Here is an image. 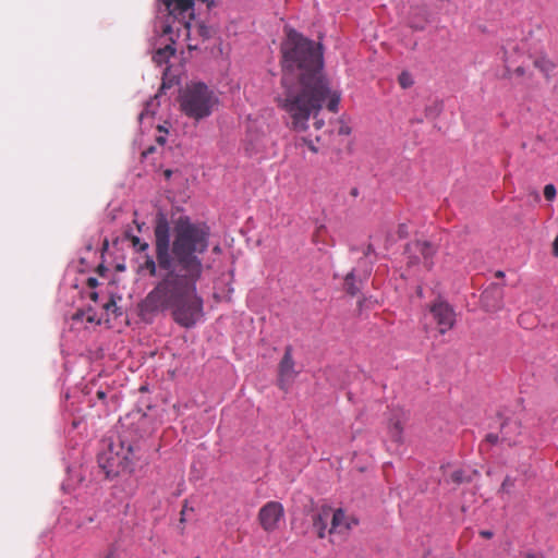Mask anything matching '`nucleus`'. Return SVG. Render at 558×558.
Instances as JSON below:
<instances>
[{
  "instance_id": "1",
  "label": "nucleus",
  "mask_w": 558,
  "mask_h": 558,
  "mask_svg": "<svg viewBox=\"0 0 558 558\" xmlns=\"http://www.w3.org/2000/svg\"><path fill=\"white\" fill-rule=\"evenodd\" d=\"M155 256L148 253L140 265L149 276L163 272L160 280L140 304L143 314L170 310L173 320L183 328H193L204 317V301L197 283L203 277L202 256L209 247L210 228L206 222L180 216L170 232L163 214L154 226Z\"/></svg>"
},
{
  "instance_id": "2",
  "label": "nucleus",
  "mask_w": 558,
  "mask_h": 558,
  "mask_svg": "<svg viewBox=\"0 0 558 558\" xmlns=\"http://www.w3.org/2000/svg\"><path fill=\"white\" fill-rule=\"evenodd\" d=\"M282 76L280 90L275 101L289 118V126L295 132H305L310 119L317 130L324 125L318 119L323 105L338 112L340 93L331 90L323 72V51L319 45L304 38L295 31H289L282 44Z\"/></svg>"
},
{
  "instance_id": "3",
  "label": "nucleus",
  "mask_w": 558,
  "mask_h": 558,
  "mask_svg": "<svg viewBox=\"0 0 558 558\" xmlns=\"http://www.w3.org/2000/svg\"><path fill=\"white\" fill-rule=\"evenodd\" d=\"M181 111L194 121L208 118L218 105V97L206 84L191 82L179 97Z\"/></svg>"
},
{
  "instance_id": "4",
  "label": "nucleus",
  "mask_w": 558,
  "mask_h": 558,
  "mask_svg": "<svg viewBox=\"0 0 558 558\" xmlns=\"http://www.w3.org/2000/svg\"><path fill=\"white\" fill-rule=\"evenodd\" d=\"M99 463L107 474L131 472L135 463L134 448L124 440H120L118 445L110 444L108 452L99 457Z\"/></svg>"
},
{
  "instance_id": "5",
  "label": "nucleus",
  "mask_w": 558,
  "mask_h": 558,
  "mask_svg": "<svg viewBox=\"0 0 558 558\" xmlns=\"http://www.w3.org/2000/svg\"><path fill=\"white\" fill-rule=\"evenodd\" d=\"M170 17L183 25L190 34L191 22L194 20V0H162Z\"/></svg>"
},
{
  "instance_id": "6",
  "label": "nucleus",
  "mask_w": 558,
  "mask_h": 558,
  "mask_svg": "<svg viewBox=\"0 0 558 558\" xmlns=\"http://www.w3.org/2000/svg\"><path fill=\"white\" fill-rule=\"evenodd\" d=\"M284 517L283 506L278 501L266 502L258 511V521L263 530L270 533L279 527Z\"/></svg>"
},
{
  "instance_id": "7",
  "label": "nucleus",
  "mask_w": 558,
  "mask_h": 558,
  "mask_svg": "<svg viewBox=\"0 0 558 558\" xmlns=\"http://www.w3.org/2000/svg\"><path fill=\"white\" fill-rule=\"evenodd\" d=\"M430 313L437 323L440 333H446L456 323V313L446 302L437 301L430 306Z\"/></svg>"
},
{
  "instance_id": "8",
  "label": "nucleus",
  "mask_w": 558,
  "mask_h": 558,
  "mask_svg": "<svg viewBox=\"0 0 558 558\" xmlns=\"http://www.w3.org/2000/svg\"><path fill=\"white\" fill-rule=\"evenodd\" d=\"M407 253L409 254L410 263L416 264L420 262L418 256H416L417 253H420L424 259V266L426 269H430L433 266L432 258L434 254L436 253V248L434 245L427 241H415L412 243H409L405 248Z\"/></svg>"
},
{
  "instance_id": "9",
  "label": "nucleus",
  "mask_w": 558,
  "mask_h": 558,
  "mask_svg": "<svg viewBox=\"0 0 558 558\" xmlns=\"http://www.w3.org/2000/svg\"><path fill=\"white\" fill-rule=\"evenodd\" d=\"M296 372L294 369V360L292 356V347L288 345L284 349V354L279 363V378L278 385L282 390H287L290 384L294 380Z\"/></svg>"
},
{
  "instance_id": "10",
  "label": "nucleus",
  "mask_w": 558,
  "mask_h": 558,
  "mask_svg": "<svg viewBox=\"0 0 558 558\" xmlns=\"http://www.w3.org/2000/svg\"><path fill=\"white\" fill-rule=\"evenodd\" d=\"M357 524V520L347 515L342 509H331L329 534H344Z\"/></svg>"
},
{
  "instance_id": "11",
  "label": "nucleus",
  "mask_w": 558,
  "mask_h": 558,
  "mask_svg": "<svg viewBox=\"0 0 558 558\" xmlns=\"http://www.w3.org/2000/svg\"><path fill=\"white\" fill-rule=\"evenodd\" d=\"M405 414L402 411L395 412L388 421V434L392 441L400 444L403 435Z\"/></svg>"
},
{
  "instance_id": "12",
  "label": "nucleus",
  "mask_w": 558,
  "mask_h": 558,
  "mask_svg": "<svg viewBox=\"0 0 558 558\" xmlns=\"http://www.w3.org/2000/svg\"><path fill=\"white\" fill-rule=\"evenodd\" d=\"M268 138L264 132L250 130L246 136V151L251 155L265 150Z\"/></svg>"
},
{
  "instance_id": "13",
  "label": "nucleus",
  "mask_w": 558,
  "mask_h": 558,
  "mask_svg": "<svg viewBox=\"0 0 558 558\" xmlns=\"http://www.w3.org/2000/svg\"><path fill=\"white\" fill-rule=\"evenodd\" d=\"M331 517V507L323 506L316 514L313 515V526L317 531V536L324 538L327 532V525Z\"/></svg>"
},
{
  "instance_id": "14",
  "label": "nucleus",
  "mask_w": 558,
  "mask_h": 558,
  "mask_svg": "<svg viewBox=\"0 0 558 558\" xmlns=\"http://www.w3.org/2000/svg\"><path fill=\"white\" fill-rule=\"evenodd\" d=\"M512 434H520V425L517 422H505L500 428V440L509 446L515 445L517 439Z\"/></svg>"
},
{
  "instance_id": "15",
  "label": "nucleus",
  "mask_w": 558,
  "mask_h": 558,
  "mask_svg": "<svg viewBox=\"0 0 558 558\" xmlns=\"http://www.w3.org/2000/svg\"><path fill=\"white\" fill-rule=\"evenodd\" d=\"M175 53V48L172 45H166L163 48H159L153 56V61L157 64H162Z\"/></svg>"
},
{
  "instance_id": "16",
  "label": "nucleus",
  "mask_w": 558,
  "mask_h": 558,
  "mask_svg": "<svg viewBox=\"0 0 558 558\" xmlns=\"http://www.w3.org/2000/svg\"><path fill=\"white\" fill-rule=\"evenodd\" d=\"M361 280H357L354 271H350L344 278V289L351 295H356L360 291Z\"/></svg>"
},
{
  "instance_id": "17",
  "label": "nucleus",
  "mask_w": 558,
  "mask_h": 558,
  "mask_svg": "<svg viewBox=\"0 0 558 558\" xmlns=\"http://www.w3.org/2000/svg\"><path fill=\"white\" fill-rule=\"evenodd\" d=\"M534 65L542 73H544L546 76H548L553 72V70L555 69L554 62L550 59H548L547 57H544V56L537 57L534 60Z\"/></svg>"
},
{
  "instance_id": "18",
  "label": "nucleus",
  "mask_w": 558,
  "mask_h": 558,
  "mask_svg": "<svg viewBox=\"0 0 558 558\" xmlns=\"http://www.w3.org/2000/svg\"><path fill=\"white\" fill-rule=\"evenodd\" d=\"M195 31L203 40L211 38L215 34V29L211 26L206 25L205 23H197L195 25Z\"/></svg>"
},
{
  "instance_id": "19",
  "label": "nucleus",
  "mask_w": 558,
  "mask_h": 558,
  "mask_svg": "<svg viewBox=\"0 0 558 558\" xmlns=\"http://www.w3.org/2000/svg\"><path fill=\"white\" fill-rule=\"evenodd\" d=\"M450 480L454 484H462V483H469L472 481V477L469 475H465L463 470H456L450 474Z\"/></svg>"
},
{
  "instance_id": "20",
  "label": "nucleus",
  "mask_w": 558,
  "mask_h": 558,
  "mask_svg": "<svg viewBox=\"0 0 558 558\" xmlns=\"http://www.w3.org/2000/svg\"><path fill=\"white\" fill-rule=\"evenodd\" d=\"M398 83L403 89H407L414 84V81L409 72L403 71L398 76Z\"/></svg>"
},
{
  "instance_id": "21",
  "label": "nucleus",
  "mask_w": 558,
  "mask_h": 558,
  "mask_svg": "<svg viewBox=\"0 0 558 558\" xmlns=\"http://www.w3.org/2000/svg\"><path fill=\"white\" fill-rule=\"evenodd\" d=\"M131 243H132V246L138 251V252H146L149 247L148 243L145 242V241H142L138 236L136 235H133L131 236Z\"/></svg>"
},
{
  "instance_id": "22",
  "label": "nucleus",
  "mask_w": 558,
  "mask_h": 558,
  "mask_svg": "<svg viewBox=\"0 0 558 558\" xmlns=\"http://www.w3.org/2000/svg\"><path fill=\"white\" fill-rule=\"evenodd\" d=\"M544 196L547 201H553L556 197V187L553 184L545 185Z\"/></svg>"
},
{
  "instance_id": "23",
  "label": "nucleus",
  "mask_w": 558,
  "mask_h": 558,
  "mask_svg": "<svg viewBox=\"0 0 558 558\" xmlns=\"http://www.w3.org/2000/svg\"><path fill=\"white\" fill-rule=\"evenodd\" d=\"M324 233H326V227L322 225V226H319V227L316 229V231H315V233H314V235H313V241H314V242H316V243H317V242H319V241H320V236H322Z\"/></svg>"
},
{
  "instance_id": "24",
  "label": "nucleus",
  "mask_w": 558,
  "mask_h": 558,
  "mask_svg": "<svg viewBox=\"0 0 558 558\" xmlns=\"http://www.w3.org/2000/svg\"><path fill=\"white\" fill-rule=\"evenodd\" d=\"M398 235L401 239L407 238L409 235V229H408V226L405 223L399 225V227H398Z\"/></svg>"
},
{
  "instance_id": "25",
  "label": "nucleus",
  "mask_w": 558,
  "mask_h": 558,
  "mask_svg": "<svg viewBox=\"0 0 558 558\" xmlns=\"http://www.w3.org/2000/svg\"><path fill=\"white\" fill-rule=\"evenodd\" d=\"M511 486H513V481L509 476H507L501 484V489L507 490Z\"/></svg>"
},
{
  "instance_id": "26",
  "label": "nucleus",
  "mask_w": 558,
  "mask_h": 558,
  "mask_svg": "<svg viewBox=\"0 0 558 558\" xmlns=\"http://www.w3.org/2000/svg\"><path fill=\"white\" fill-rule=\"evenodd\" d=\"M302 141L308 147V149H311L313 153H317V148L315 147L312 141L306 138H302Z\"/></svg>"
},
{
  "instance_id": "27",
  "label": "nucleus",
  "mask_w": 558,
  "mask_h": 558,
  "mask_svg": "<svg viewBox=\"0 0 558 558\" xmlns=\"http://www.w3.org/2000/svg\"><path fill=\"white\" fill-rule=\"evenodd\" d=\"M499 440V436L498 435H495V434H488L486 436V441L490 442V444H496L498 442Z\"/></svg>"
},
{
  "instance_id": "28",
  "label": "nucleus",
  "mask_w": 558,
  "mask_h": 558,
  "mask_svg": "<svg viewBox=\"0 0 558 558\" xmlns=\"http://www.w3.org/2000/svg\"><path fill=\"white\" fill-rule=\"evenodd\" d=\"M172 34V26L170 24H165L162 26V35H171Z\"/></svg>"
},
{
  "instance_id": "29",
  "label": "nucleus",
  "mask_w": 558,
  "mask_h": 558,
  "mask_svg": "<svg viewBox=\"0 0 558 558\" xmlns=\"http://www.w3.org/2000/svg\"><path fill=\"white\" fill-rule=\"evenodd\" d=\"M489 291L486 290L485 292H483L482 294V302L486 305V306H489L488 304V296H489Z\"/></svg>"
},
{
  "instance_id": "30",
  "label": "nucleus",
  "mask_w": 558,
  "mask_h": 558,
  "mask_svg": "<svg viewBox=\"0 0 558 558\" xmlns=\"http://www.w3.org/2000/svg\"><path fill=\"white\" fill-rule=\"evenodd\" d=\"M553 254L558 256V235L555 238L553 243Z\"/></svg>"
},
{
  "instance_id": "31",
  "label": "nucleus",
  "mask_w": 558,
  "mask_h": 558,
  "mask_svg": "<svg viewBox=\"0 0 558 558\" xmlns=\"http://www.w3.org/2000/svg\"><path fill=\"white\" fill-rule=\"evenodd\" d=\"M480 535L484 538H492L493 537V532L488 531V530H483L480 532Z\"/></svg>"
},
{
  "instance_id": "32",
  "label": "nucleus",
  "mask_w": 558,
  "mask_h": 558,
  "mask_svg": "<svg viewBox=\"0 0 558 558\" xmlns=\"http://www.w3.org/2000/svg\"><path fill=\"white\" fill-rule=\"evenodd\" d=\"M339 133L348 135L350 134V129L348 126H341Z\"/></svg>"
},
{
  "instance_id": "33",
  "label": "nucleus",
  "mask_w": 558,
  "mask_h": 558,
  "mask_svg": "<svg viewBox=\"0 0 558 558\" xmlns=\"http://www.w3.org/2000/svg\"><path fill=\"white\" fill-rule=\"evenodd\" d=\"M88 286L92 287V288L96 287L97 286V279L89 278L88 279Z\"/></svg>"
},
{
  "instance_id": "34",
  "label": "nucleus",
  "mask_w": 558,
  "mask_h": 558,
  "mask_svg": "<svg viewBox=\"0 0 558 558\" xmlns=\"http://www.w3.org/2000/svg\"><path fill=\"white\" fill-rule=\"evenodd\" d=\"M97 398L104 400L106 398V392L102 390L97 391Z\"/></svg>"
},
{
  "instance_id": "35",
  "label": "nucleus",
  "mask_w": 558,
  "mask_h": 558,
  "mask_svg": "<svg viewBox=\"0 0 558 558\" xmlns=\"http://www.w3.org/2000/svg\"><path fill=\"white\" fill-rule=\"evenodd\" d=\"M186 509H187V506L186 504L183 506V509L181 510V515H185L186 514Z\"/></svg>"
},
{
  "instance_id": "36",
  "label": "nucleus",
  "mask_w": 558,
  "mask_h": 558,
  "mask_svg": "<svg viewBox=\"0 0 558 558\" xmlns=\"http://www.w3.org/2000/svg\"><path fill=\"white\" fill-rule=\"evenodd\" d=\"M111 305H114V301H110V303H107V304L105 305V308H106V310H109Z\"/></svg>"
},
{
  "instance_id": "37",
  "label": "nucleus",
  "mask_w": 558,
  "mask_h": 558,
  "mask_svg": "<svg viewBox=\"0 0 558 558\" xmlns=\"http://www.w3.org/2000/svg\"><path fill=\"white\" fill-rule=\"evenodd\" d=\"M213 251H214L215 253H220V251H221V250H220V246H218V245H217V246H215V247H214V250H213Z\"/></svg>"
},
{
  "instance_id": "38",
  "label": "nucleus",
  "mask_w": 558,
  "mask_h": 558,
  "mask_svg": "<svg viewBox=\"0 0 558 558\" xmlns=\"http://www.w3.org/2000/svg\"><path fill=\"white\" fill-rule=\"evenodd\" d=\"M157 141L158 143L163 144L166 140L163 137H158Z\"/></svg>"
},
{
  "instance_id": "39",
  "label": "nucleus",
  "mask_w": 558,
  "mask_h": 558,
  "mask_svg": "<svg viewBox=\"0 0 558 558\" xmlns=\"http://www.w3.org/2000/svg\"><path fill=\"white\" fill-rule=\"evenodd\" d=\"M90 298H92L94 301H96V300H97V293H96V292L92 293Z\"/></svg>"
},
{
  "instance_id": "40",
  "label": "nucleus",
  "mask_w": 558,
  "mask_h": 558,
  "mask_svg": "<svg viewBox=\"0 0 558 558\" xmlns=\"http://www.w3.org/2000/svg\"><path fill=\"white\" fill-rule=\"evenodd\" d=\"M351 194H352L353 196H356V195H357V190H356V189H353V190H352V192H351Z\"/></svg>"
},
{
  "instance_id": "41",
  "label": "nucleus",
  "mask_w": 558,
  "mask_h": 558,
  "mask_svg": "<svg viewBox=\"0 0 558 558\" xmlns=\"http://www.w3.org/2000/svg\"><path fill=\"white\" fill-rule=\"evenodd\" d=\"M432 109L430 108H426V116H428L430 113Z\"/></svg>"
},
{
  "instance_id": "42",
  "label": "nucleus",
  "mask_w": 558,
  "mask_h": 558,
  "mask_svg": "<svg viewBox=\"0 0 558 558\" xmlns=\"http://www.w3.org/2000/svg\"><path fill=\"white\" fill-rule=\"evenodd\" d=\"M497 276H498V277H502V276H504V272H502V271H498V272H497Z\"/></svg>"
},
{
  "instance_id": "43",
  "label": "nucleus",
  "mask_w": 558,
  "mask_h": 558,
  "mask_svg": "<svg viewBox=\"0 0 558 558\" xmlns=\"http://www.w3.org/2000/svg\"><path fill=\"white\" fill-rule=\"evenodd\" d=\"M180 521H181V522H184V521H185V515H181Z\"/></svg>"
},
{
  "instance_id": "44",
  "label": "nucleus",
  "mask_w": 558,
  "mask_h": 558,
  "mask_svg": "<svg viewBox=\"0 0 558 558\" xmlns=\"http://www.w3.org/2000/svg\"><path fill=\"white\" fill-rule=\"evenodd\" d=\"M439 112V108L438 106L435 107V113H438Z\"/></svg>"
},
{
  "instance_id": "45",
  "label": "nucleus",
  "mask_w": 558,
  "mask_h": 558,
  "mask_svg": "<svg viewBox=\"0 0 558 558\" xmlns=\"http://www.w3.org/2000/svg\"><path fill=\"white\" fill-rule=\"evenodd\" d=\"M171 174V172L168 170L166 171V175L169 177Z\"/></svg>"
},
{
  "instance_id": "46",
  "label": "nucleus",
  "mask_w": 558,
  "mask_h": 558,
  "mask_svg": "<svg viewBox=\"0 0 558 558\" xmlns=\"http://www.w3.org/2000/svg\"><path fill=\"white\" fill-rule=\"evenodd\" d=\"M535 198L539 199V195L537 193H535Z\"/></svg>"
}]
</instances>
